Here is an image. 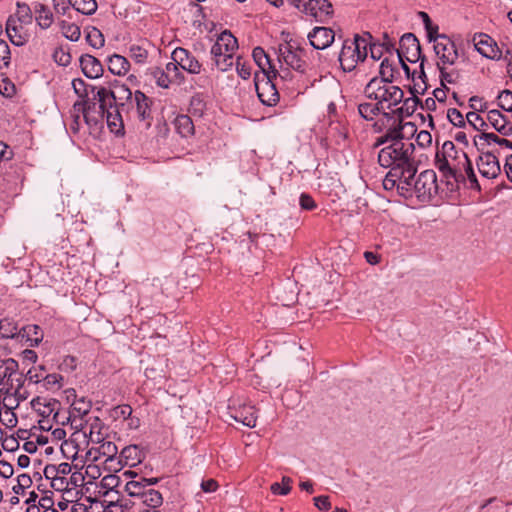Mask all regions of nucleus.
Here are the masks:
<instances>
[{
  "mask_svg": "<svg viewBox=\"0 0 512 512\" xmlns=\"http://www.w3.org/2000/svg\"><path fill=\"white\" fill-rule=\"evenodd\" d=\"M18 362L12 358H0V385H6L13 389V376L18 372Z\"/></svg>",
  "mask_w": 512,
  "mask_h": 512,
  "instance_id": "nucleus-22",
  "label": "nucleus"
},
{
  "mask_svg": "<svg viewBox=\"0 0 512 512\" xmlns=\"http://www.w3.org/2000/svg\"><path fill=\"white\" fill-rule=\"evenodd\" d=\"M407 173L389 170L383 180V187L392 190L396 185L398 189L409 191L412 188L413 177L406 179Z\"/></svg>",
  "mask_w": 512,
  "mask_h": 512,
  "instance_id": "nucleus-19",
  "label": "nucleus"
},
{
  "mask_svg": "<svg viewBox=\"0 0 512 512\" xmlns=\"http://www.w3.org/2000/svg\"><path fill=\"white\" fill-rule=\"evenodd\" d=\"M315 506L321 511H328L331 509V503L328 496L321 495L314 497L313 499Z\"/></svg>",
  "mask_w": 512,
  "mask_h": 512,
  "instance_id": "nucleus-63",
  "label": "nucleus"
},
{
  "mask_svg": "<svg viewBox=\"0 0 512 512\" xmlns=\"http://www.w3.org/2000/svg\"><path fill=\"white\" fill-rule=\"evenodd\" d=\"M89 107L87 106V102L82 100V101H77L74 103L73 105V114H83V117H84V120L87 124H91L92 120L89 118L88 116V113H87V109Z\"/></svg>",
  "mask_w": 512,
  "mask_h": 512,
  "instance_id": "nucleus-60",
  "label": "nucleus"
},
{
  "mask_svg": "<svg viewBox=\"0 0 512 512\" xmlns=\"http://www.w3.org/2000/svg\"><path fill=\"white\" fill-rule=\"evenodd\" d=\"M461 154L466 152L457 150L452 141H445L441 150L436 153L435 166L447 180L452 178L456 182L464 181V175L461 173L464 161Z\"/></svg>",
  "mask_w": 512,
  "mask_h": 512,
  "instance_id": "nucleus-3",
  "label": "nucleus"
},
{
  "mask_svg": "<svg viewBox=\"0 0 512 512\" xmlns=\"http://www.w3.org/2000/svg\"><path fill=\"white\" fill-rule=\"evenodd\" d=\"M379 73H380L381 77L378 78V80L393 81L394 69H393L392 64L389 62V60L387 58H385L381 62Z\"/></svg>",
  "mask_w": 512,
  "mask_h": 512,
  "instance_id": "nucleus-54",
  "label": "nucleus"
},
{
  "mask_svg": "<svg viewBox=\"0 0 512 512\" xmlns=\"http://www.w3.org/2000/svg\"><path fill=\"white\" fill-rule=\"evenodd\" d=\"M419 15L422 18L423 23L425 25L428 40L432 42L434 39H436V35H438V26L433 25L429 15L426 12H419Z\"/></svg>",
  "mask_w": 512,
  "mask_h": 512,
  "instance_id": "nucleus-53",
  "label": "nucleus"
},
{
  "mask_svg": "<svg viewBox=\"0 0 512 512\" xmlns=\"http://www.w3.org/2000/svg\"><path fill=\"white\" fill-rule=\"evenodd\" d=\"M151 104V99L147 97L143 92L140 90L135 91L134 100L132 102L131 116L127 119L149 121L151 119Z\"/></svg>",
  "mask_w": 512,
  "mask_h": 512,
  "instance_id": "nucleus-12",
  "label": "nucleus"
},
{
  "mask_svg": "<svg viewBox=\"0 0 512 512\" xmlns=\"http://www.w3.org/2000/svg\"><path fill=\"white\" fill-rule=\"evenodd\" d=\"M80 66L84 75L91 79L101 77L104 72L101 62L96 57L89 54L80 57Z\"/></svg>",
  "mask_w": 512,
  "mask_h": 512,
  "instance_id": "nucleus-20",
  "label": "nucleus"
},
{
  "mask_svg": "<svg viewBox=\"0 0 512 512\" xmlns=\"http://www.w3.org/2000/svg\"><path fill=\"white\" fill-rule=\"evenodd\" d=\"M434 51L442 65H453L458 58V52L453 41L444 34L436 35L434 39Z\"/></svg>",
  "mask_w": 512,
  "mask_h": 512,
  "instance_id": "nucleus-7",
  "label": "nucleus"
},
{
  "mask_svg": "<svg viewBox=\"0 0 512 512\" xmlns=\"http://www.w3.org/2000/svg\"><path fill=\"white\" fill-rule=\"evenodd\" d=\"M121 458L125 459V465L134 466L140 462V451L136 445L124 447L120 453Z\"/></svg>",
  "mask_w": 512,
  "mask_h": 512,
  "instance_id": "nucleus-42",
  "label": "nucleus"
},
{
  "mask_svg": "<svg viewBox=\"0 0 512 512\" xmlns=\"http://www.w3.org/2000/svg\"><path fill=\"white\" fill-rule=\"evenodd\" d=\"M16 92L15 85L8 78L0 80V93L5 97H12Z\"/></svg>",
  "mask_w": 512,
  "mask_h": 512,
  "instance_id": "nucleus-59",
  "label": "nucleus"
},
{
  "mask_svg": "<svg viewBox=\"0 0 512 512\" xmlns=\"http://www.w3.org/2000/svg\"><path fill=\"white\" fill-rule=\"evenodd\" d=\"M466 123L473 127L477 131H484L488 128L487 122L476 112H468L466 114Z\"/></svg>",
  "mask_w": 512,
  "mask_h": 512,
  "instance_id": "nucleus-47",
  "label": "nucleus"
},
{
  "mask_svg": "<svg viewBox=\"0 0 512 512\" xmlns=\"http://www.w3.org/2000/svg\"><path fill=\"white\" fill-rule=\"evenodd\" d=\"M117 452L118 448L113 442L104 440L95 450V454H101L103 457H106V460H113Z\"/></svg>",
  "mask_w": 512,
  "mask_h": 512,
  "instance_id": "nucleus-44",
  "label": "nucleus"
},
{
  "mask_svg": "<svg viewBox=\"0 0 512 512\" xmlns=\"http://www.w3.org/2000/svg\"><path fill=\"white\" fill-rule=\"evenodd\" d=\"M231 417L247 427H254L256 425L255 408L253 406H244L236 410L235 414L231 415Z\"/></svg>",
  "mask_w": 512,
  "mask_h": 512,
  "instance_id": "nucleus-34",
  "label": "nucleus"
},
{
  "mask_svg": "<svg viewBox=\"0 0 512 512\" xmlns=\"http://www.w3.org/2000/svg\"><path fill=\"white\" fill-rule=\"evenodd\" d=\"M276 77L267 72L255 74L254 83L259 100L267 106H275L279 101V93L273 80Z\"/></svg>",
  "mask_w": 512,
  "mask_h": 512,
  "instance_id": "nucleus-5",
  "label": "nucleus"
},
{
  "mask_svg": "<svg viewBox=\"0 0 512 512\" xmlns=\"http://www.w3.org/2000/svg\"><path fill=\"white\" fill-rule=\"evenodd\" d=\"M352 42L358 48L359 54L361 55V62L364 61L368 53V40L365 37L356 35Z\"/></svg>",
  "mask_w": 512,
  "mask_h": 512,
  "instance_id": "nucleus-58",
  "label": "nucleus"
},
{
  "mask_svg": "<svg viewBox=\"0 0 512 512\" xmlns=\"http://www.w3.org/2000/svg\"><path fill=\"white\" fill-rule=\"evenodd\" d=\"M480 155L477 159V168L481 176L487 179H494L501 173V166L494 151H479Z\"/></svg>",
  "mask_w": 512,
  "mask_h": 512,
  "instance_id": "nucleus-8",
  "label": "nucleus"
},
{
  "mask_svg": "<svg viewBox=\"0 0 512 512\" xmlns=\"http://www.w3.org/2000/svg\"><path fill=\"white\" fill-rule=\"evenodd\" d=\"M300 52L302 51L295 48L289 42L279 44L276 50L280 63H285L287 66L298 71L303 70L304 67V61L300 57Z\"/></svg>",
  "mask_w": 512,
  "mask_h": 512,
  "instance_id": "nucleus-10",
  "label": "nucleus"
},
{
  "mask_svg": "<svg viewBox=\"0 0 512 512\" xmlns=\"http://www.w3.org/2000/svg\"><path fill=\"white\" fill-rule=\"evenodd\" d=\"M309 41L315 49H325L329 47L335 38V33L331 28L315 27L308 34Z\"/></svg>",
  "mask_w": 512,
  "mask_h": 512,
  "instance_id": "nucleus-18",
  "label": "nucleus"
},
{
  "mask_svg": "<svg viewBox=\"0 0 512 512\" xmlns=\"http://www.w3.org/2000/svg\"><path fill=\"white\" fill-rule=\"evenodd\" d=\"M291 483L292 479L284 476L282 484L275 482L271 485V492L278 495H287L291 491Z\"/></svg>",
  "mask_w": 512,
  "mask_h": 512,
  "instance_id": "nucleus-52",
  "label": "nucleus"
},
{
  "mask_svg": "<svg viewBox=\"0 0 512 512\" xmlns=\"http://www.w3.org/2000/svg\"><path fill=\"white\" fill-rule=\"evenodd\" d=\"M144 505L149 507L158 508L163 503V497L162 494L155 489L148 488L141 494V497L139 499Z\"/></svg>",
  "mask_w": 512,
  "mask_h": 512,
  "instance_id": "nucleus-37",
  "label": "nucleus"
},
{
  "mask_svg": "<svg viewBox=\"0 0 512 512\" xmlns=\"http://www.w3.org/2000/svg\"><path fill=\"white\" fill-rule=\"evenodd\" d=\"M130 68L129 61L119 54H114L108 59V69L114 75H125Z\"/></svg>",
  "mask_w": 512,
  "mask_h": 512,
  "instance_id": "nucleus-33",
  "label": "nucleus"
},
{
  "mask_svg": "<svg viewBox=\"0 0 512 512\" xmlns=\"http://www.w3.org/2000/svg\"><path fill=\"white\" fill-rule=\"evenodd\" d=\"M102 117L106 118L107 125L111 132L115 134H123L124 130V120L123 116L125 115L124 111H121V109H117L114 107V109H111L109 111H106L105 114H101Z\"/></svg>",
  "mask_w": 512,
  "mask_h": 512,
  "instance_id": "nucleus-26",
  "label": "nucleus"
},
{
  "mask_svg": "<svg viewBox=\"0 0 512 512\" xmlns=\"http://www.w3.org/2000/svg\"><path fill=\"white\" fill-rule=\"evenodd\" d=\"M236 70L238 75L242 79H248L251 76V67L250 65L246 64L245 62H242V58L238 57L236 61Z\"/></svg>",
  "mask_w": 512,
  "mask_h": 512,
  "instance_id": "nucleus-61",
  "label": "nucleus"
},
{
  "mask_svg": "<svg viewBox=\"0 0 512 512\" xmlns=\"http://www.w3.org/2000/svg\"><path fill=\"white\" fill-rule=\"evenodd\" d=\"M94 98L99 103V109H100L101 114H105L106 111L114 109V107H115V100L113 99L112 88L111 89H107L105 87L98 88Z\"/></svg>",
  "mask_w": 512,
  "mask_h": 512,
  "instance_id": "nucleus-31",
  "label": "nucleus"
},
{
  "mask_svg": "<svg viewBox=\"0 0 512 512\" xmlns=\"http://www.w3.org/2000/svg\"><path fill=\"white\" fill-rule=\"evenodd\" d=\"M440 70L441 85L446 88L447 84H455L460 78V73L455 69H448L446 65L437 63Z\"/></svg>",
  "mask_w": 512,
  "mask_h": 512,
  "instance_id": "nucleus-40",
  "label": "nucleus"
},
{
  "mask_svg": "<svg viewBox=\"0 0 512 512\" xmlns=\"http://www.w3.org/2000/svg\"><path fill=\"white\" fill-rule=\"evenodd\" d=\"M358 111L361 117H363L366 120H373L375 116H377L380 113H383V116H385L386 118L393 119L394 122L396 121L392 114L384 112V110L379 107L376 101L360 103L358 105Z\"/></svg>",
  "mask_w": 512,
  "mask_h": 512,
  "instance_id": "nucleus-28",
  "label": "nucleus"
},
{
  "mask_svg": "<svg viewBox=\"0 0 512 512\" xmlns=\"http://www.w3.org/2000/svg\"><path fill=\"white\" fill-rule=\"evenodd\" d=\"M19 336L26 338L29 346L37 347L43 339V332L38 325H27L19 330Z\"/></svg>",
  "mask_w": 512,
  "mask_h": 512,
  "instance_id": "nucleus-32",
  "label": "nucleus"
},
{
  "mask_svg": "<svg viewBox=\"0 0 512 512\" xmlns=\"http://www.w3.org/2000/svg\"><path fill=\"white\" fill-rule=\"evenodd\" d=\"M399 60L405 58L409 62H417L421 58V47L418 39L412 33L404 34L397 49Z\"/></svg>",
  "mask_w": 512,
  "mask_h": 512,
  "instance_id": "nucleus-9",
  "label": "nucleus"
},
{
  "mask_svg": "<svg viewBox=\"0 0 512 512\" xmlns=\"http://www.w3.org/2000/svg\"><path fill=\"white\" fill-rule=\"evenodd\" d=\"M252 56L255 63L261 69V74L267 72L268 74H273L274 77H277L278 71L271 64L270 57L268 54H266L263 48H254Z\"/></svg>",
  "mask_w": 512,
  "mask_h": 512,
  "instance_id": "nucleus-27",
  "label": "nucleus"
},
{
  "mask_svg": "<svg viewBox=\"0 0 512 512\" xmlns=\"http://www.w3.org/2000/svg\"><path fill=\"white\" fill-rule=\"evenodd\" d=\"M1 338L14 339L19 336L18 326L12 319L4 318L0 320Z\"/></svg>",
  "mask_w": 512,
  "mask_h": 512,
  "instance_id": "nucleus-39",
  "label": "nucleus"
},
{
  "mask_svg": "<svg viewBox=\"0 0 512 512\" xmlns=\"http://www.w3.org/2000/svg\"><path fill=\"white\" fill-rule=\"evenodd\" d=\"M477 51L486 58L500 59L501 51L491 37L486 34L475 35L473 38Z\"/></svg>",
  "mask_w": 512,
  "mask_h": 512,
  "instance_id": "nucleus-17",
  "label": "nucleus"
},
{
  "mask_svg": "<svg viewBox=\"0 0 512 512\" xmlns=\"http://www.w3.org/2000/svg\"><path fill=\"white\" fill-rule=\"evenodd\" d=\"M418 146L424 148L432 143V136L428 131L422 130L416 136Z\"/></svg>",
  "mask_w": 512,
  "mask_h": 512,
  "instance_id": "nucleus-64",
  "label": "nucleus"
},
{
  "mask_svg": "<svg viewBox=\"0 0 512 512\" xmlns=\"http://www.w3.org/2000/svg\"><path fill=\"white\" fill-rule=\"evenodd\" d=\"M238 48L237 39L230 31L222 32L211 48V56L220 71H227L233 66V55Z\"/></svg>",
  "mask_w": 512,
  "mask_h": 512,
  "instance_id": "nucleus-4",
  "label": "nucleus"
},
{
  "mask_svg": "<svg viewBox=\"0 0 512 512\" xmlns=\"http://www.w3.org/2000/svg\"><path fill=\"white\" fill-rule=\"evenodd\" d=\"M492 143L512 149V141L500 138L494 133L484 132L474 137V145L478 151L485 150Z\"/></svg>",
  "mask_w": 512,
  "mask_h": 512,
  "instance_id": "nucleus-23",
  "label": "nucleus"
},
{
  "mask_svg": "<svg viewBox=\"0 0 512 512\" xmlns=\"http://www.w3.org/2000/svg\"><path fill=\"white\" fill-rule=\"evenodd\" d=\"M177 132L182 137H189L194 134V124L190 116L179 115L174 121Z\"/></svg>",
  "mask_w": 512,
  "mask_h": 512,
  "instance_id": "nucleus-36",
  "label": "nucleus"
},
{
  "mask_svg": "<svg viewBox=\"0 0 512 512\" xmlns=\"http://www.w3.org/2000/svg\"><path fill=\"white\" fill-rule=\"evenodd\" d=\"M144 482L145 480H142L141 478L139 480H131L127 482L125 486V491L128 493L129 496L137 497L140 499L141 494L146 490Z\"/></svg>",
  "mask_w": 512,
  "mask_h": 512,
  "instance_id": "nucleus-48",
  "label": "nucleus"
},
{
  "mask_svg": "<svg viewBox=\"0 0 512 512\" xmlns=\"http://www.w3.org/2000/svg\"><path fill=\"white\" fill-rule=\"evenodd\" d=\"M56 470H57L56 465H52V464L46 465L44 468V476L47 479L53 480L52 487H54V488L56 487L57 482H60L61 485H63L65 482V478L58 477Z\"/></svg>",
  "mask_w": 512,
  "mask_h": 512,
  "instance_id": "nucleus-57",
  "label": "nucleus"
},
{
  "mask_svg": "<svg viewBox=\"0 0 512 512\" xmlns=\"http://www.w3.org/2000/svg\"><path fill=\"white\" fill-rule=\"evenodd\" d=\"M339 62L342 69L346 72L353 71L358 62H361V55L352 41H345L343 43L339 54Z\"/></svg>",
  "mask_w": 512,
  "mask_h": 512,
  "instance_id": "nucleus-15",
  "label": "nucleus"
},
{
  "mask_svg": "<svg viewBox=\"0 0 512 512\" xmlns=\"http://www.w3.org/2000/svg\"><path fill=\"white\" fill-rule=\"evenodd\" d=\"M414 150V144L408 139L387 144L378 152V163L384 168L407 173L406 179H409L417 172Z\"/></svg>",
  "mask_w": 512,
  "mask_h": 512,
  "instance_id": "nucleus-1",
  "label": "nucleus"
},
{
  "mask_svg": "<svg viewBox=\"0 0 512 512\" xmlns=\"http://www.w3.org/2000/svg\"><path fill=\"white\" fill-rule=\"evenodd\" d=\"M412 187L419 199L432 198L438 192L437 176L433 170L422 171L418 178L412 183Z\"/></svg>",
  "mask_w": 512,
  "mask_h": 512,
  "instance_id": "nucleus-6",
  "label": "nucleus"
},
{
  "mask_svg": "<svg viewBox=\"0 0 512 512\" xmlns=\"http://www.w3.org/2000/svg\"><path fill=\"white\" fill-rule=\"evenodd\" d=\"M33 11L36 15V22L42 29H48L52 25L53 14L46 5L35 2L33 4Z\"/></svg>",
  "mask_w": 512,
  "mask_h": 512,
  "instance_id": "nucleus-30",
  "label": "nucleus"
},
{
  "mask_svg": "<svg viewBox=\"0 0 512 512\" xmlns=\"http://www.w3.org/2000/svg\"><path fill=\"white\" fill-rule=\"evenodd\" d=\"M418 99L416 97H410L404 100L403 105L396 110H393V114H398L401 118L403 116H410L416 109Z\"/></svg>",
  "mask_w": 512,
  "mask_h": 512,
  "instance_id": "nucleus-45",
  "label": "nucleus"
},
{
  "mask_svg": "<svg viewBox=\"0 0 512 512\" xmlns=\"http://www.w3.org/2000/svg\"><path fill=\"white\" fill-rule=\"evenodd\" d=\"M74 92L82 99L87 97L86 83L82 79H74L72 81Z\"/></svg>",
  "mask_w": 512,
  "mask_h": 512,
  "instance_id": "nucleus-62",
  "label": "nucleus"
},
{
  "mask_svg": "<svg viewBox=\"0 0 512 512\" xmlns=\"http://www.w3.org/2000/svg\"><path fill=\"white\" fill-rule=\"evenodd\" d=\"M113 99L115 107L125 112V117L130 118L134 93L124 84L115 81L112 84Z\"/></svg>",
  "mask_w": 512,
  "mask_h": 512,
  "instance_id": "nucleus-11",
  "label": "nucleus"
},
{
  "mask_svg": "<svg viewBox=\"0 0 512 512\" xmlns=\"http://www.w3.org/2000/svg\"><path fill=\"white\" fill-rule=\"evenodd\" d=\"M129 56L136 63H144L148 57V51L145 47L141 45L133 44L129 48Z\"/></svg>",
  "mask_w": 512,
  "mask_h": 512,
  "instance_id": "nucleus-49",
  "label": "nucleus"
},
{
  "mask_svg": "<svg viewBox=\"0 0 512 512\" xmlns=\"http://www.w3.org/2000/svg\"><path fill=\"white\" fill-rule=\"evenodd\" d=\"M408 127L411 129L412 133H414L416 131L414 124H412V123L402 124L401 120H399L398 123L396 125H394L393 127H390L384 135H382L376 139L375 143L373 144V147L378 148L382 145L386 146L387 144L394 143L396 141H405L402 131H403V129L408 128Z\"/></svg>",
  "mask_w": 512,
  "mask_h": 512,
  "instance_id": "nucleus-16",
  "label": "nucleus"
},
{
  "mask_svg": "<svg viewBox=\"0 0 512 512\" xmlns=\"http://www.w3.org/2000/svg\"><path fill=\"white\" fill-rule=\"evenodd\" d=\"M487 120L493 128L504 136L512 134V124L499 110H490L487 114Z\"/></svg>",
  "mask_w": 512,
  "mask_h": 512,
  "instance_id": "nucleus-24",
  "label": "nucleus"
},
{
  "mask_svg": "<svg viewBox=\"0 0 512 512\" xmlns=\"http://www.w3.org/2000/svg\"><path fill=\"white\" fill-rule=\"evenodd\" d=\"M6 33L12 44L22 46L28 41V35L24 32L23 24H17L16 18L10 16L6 22Z\"/></svg>",
  "mask_w": 512,
  "mask_h": 512,
  "instance_id": "nucleus-21",
  "label": "nucleus"
},
{
  "mask_svg": "<svg viewBox=\"0 0 512 512\" xmlns=\"http://www.w3.org/2000/svg\"><path fill=\"white\" fill-rule=\"evenodd\" d=\"M102 422L99 418L95 417L94 421L90 424L89 439L94 443H101L103 435L101 433Z\"/></svg>",
  "mask_w": 512,
  "mask_h": 512,
  "instance_id": "nucleus-50",
  "label": "nucleus"
},
{
  "mask_svg": "<svg viewBox=\"0 0 512 512\" xmlns=\"http://www.w3.org/2000/svg\"><path fill=\"white\" fill-rule=\"evenodd\" d=\"M62 34L65 38L71 41H78L81 36V31L79 26L74 23H69L66 21H62L60 23Z\"/></svg>",
  "mask_w": 512,
  "mask_h": 512,
  "instance_id": "nucleus-43",
  "label": "nucleus"
},
{
  "mask_svg": "<svg viewBox=\"0 0 512 512\" xmlns=\"http://www.w3.org/2000/svg\"><path fill=\"white\" fill-rule=\"evenodd\" d=\"M447 118L456 127H465L466 126V118H464L462 113L459 110H457L456 108L448 109Z\"/></svg>",
  "mask_w": 512,
  "mask_h": 512,
  "instance_id": "nucleus-55",
  "label": "nucleus"
},
{
  "mask_svg": "<svg viewBox=\"0 0 512 512\" xmlns=\"http://www.w3.org/2000/svg\"><path fill=\"white\" fill-rule=\"evenodd\" d=\"M303 11L316 21L324 22L333 15V6L328 0H308L303 4Z\"/></svg>",
  "mask_w": 512,
  "mask_h": 512,
  "instance_id": "nucleus-13",
  "label": "nucleus"
},
{
  "mask_svg": "<svg viewBox=\"0 0 512 512\" xmlns=\"http://www.w3.org/2000/svg\"><path fill=\"white\" fill-rule=\"evenodd\" d=\"M91 402L86 401L84 398L75 400L70 408L69 420L73 418L72 423L76 422V418H79V423L75 425L76 429H82L83 423L82 418L86 416L91 410Z\"/></svg>",
  "mask_w": 512,
  "mask_h": 512,
  "instance_id": "nucleus-25",
  "label": "nucleus"
},
{
  "mask_svg": "<svg viewBox=\"0 0 512 512\" xmlns=\"http://www.w3.org/2000/svg\"><path fill=\"white\" fill-rule=\"evenodd\" d=\"M461 158L464 161V163L461 165V173H463L464 178L467 177L470 183V188L479 191L481 187L474 172L471 160L467 154H461Z\"/></svg>",
  "mask_w": 512,
  "mask_h": 512,
  "instance_id": "nucleus-35",
  "label": "nucleus"
},
{
  "mask_svg": "<svg viewBox=\"0 0 512 512\" xmlns=\"http://www.w3.org/2000/svg\"><path fill=\"white\" fill-rule=\"evenodd\" d=\"M498 105L503 110L512 112V92L510 90H503L498 95Z\"/></svg>",
  "mask_w": 512,
  "mask_h": 512,
  "instance_id": "nucleus-56",
  "label": "nucleus"
},
{
  "mask_svg": "<svg viewBox=\"0 0 512 512\" xmlns=\"http://www.w3.org/2000/svg\"><path fill=\"white\" fill-rule=\"evenodd\" d=\"M86 39L93 48H101L105 42L101 31L97 28H92V30L87 33Z\"/></svg>",
  "mask_w": 512,
  "mask_h": 512,
  "instance_id": "nucleus-51",
  "label": "nucleus"
},
{
  "mask_svg": "<svg viewBox=\"0 0 512 512\" xmlns=\"http://www.w3.org/2000/svg\"><path fill=\"white\" fill-rule=\"evenodd\" d=\"M206 104L201 95H195L191 98L189 104V113L194 117H201L205 111Z\"/></svg>",
  "mask_w": 512,
  "mask_h": 512,
  "instance_id": "nucleus-46",
  "label": "nucleus"
},
{
  "mask_svg": "<svg viewBox=\"0 0 512 512\" xmlns=\"http://www.w3.org/2000/svg\"><path fill=\"white\" fill-rule=\"evenodd\" d=\"M172 59L183 70L191 74H199L201 72L202 65L187 49L176 48L172 52Z\"/></svg>",
  "mask_w": 512,
  "mask_h": 512,
  "instance_id": "nucleus-14",
  "label": "nucleus"
},
{
  "mask_svg": "<svg viewBox=\"0 0 512 512\" xmlns=\"http://www.w3.org/2000/svg\"><path fill=\"white\" fill-rule=\"evenodd\" d=\"M33 12H34L33 6L30 7L26 3L18 2L17 3V11L14 16L16 18V23L19 22L20 24H25V25L31 24L32 20H33V16H32Z\"/></svg>",
  "mask_w": 512,
  "mask_h": 512,
  "instance_id": "nucleus-41",
  "label": "nucleus"
},
{
  "mask_svg": "<svg viewBox=\"0 0 512 512\" xmlns=\"http://www.w3.org/2000/svg\"><path fill=\"white\" fill-rule=\"evenodd\" d=\"M69 5L84 15H93L98 8L96 0H67Z\"/></svg>",
  "mask_w": 512,
  "mask_h": 512,
  "instance_id": "nucleus-38",
  "label": "nucleus"
},
{
  "mask_svg": "<svg viewBox=\"0 0 512 512\" xmlns=\"http://www.w3.org/2000/svg\"><path fill=\"white\" fill-rule=\"evenodd\" d=\"M364 94L369 100L376 101L380 108L392 110L403 101L404 92L398 86L392 84V81L378 80L372 78L364 88Z\"/></svg>",
  "mask_w": 512,
  "mask_h": 512,
  "instance_id": "nucleus-2",
  "label": "nucleus"
},
{
  "mask_svg": "<svg viewBox=\"0 0 512 512\" xmlns=\"http://www.w3.org/2000/svg\"><path fill=\"white\" fill-rule=\"evenodd\" d=\"M32 408L42 417H49L58 409L59 402L51 399L47 400L42 397H36L31 401Z\"/></svg>",
  "mask_w": 512,
  "mask_h": 512,
  "instance_id": "nucleus-29",
  "label": "nucleus"
}]
</instances>
